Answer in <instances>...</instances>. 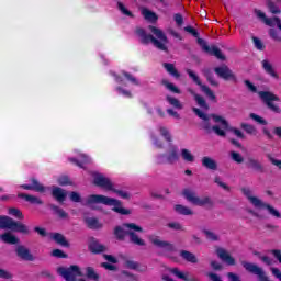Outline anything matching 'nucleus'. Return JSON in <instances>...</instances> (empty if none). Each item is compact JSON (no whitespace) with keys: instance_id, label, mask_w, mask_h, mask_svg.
Wrapping results in <instances>:
<instances>
[{"instance_id":"f257e3e1","label":"nucleus","mask_w":281,"mask_h":281,"mask_svg":"<svg viewBox=\"0 0 281 281\" xmlns=\"http://www.w3.org/2000/svg\"><path fill=\"white\" fill-rule=\"evenodd\" d=\"M149 31L151 34L146 33L145 29L136 27L135 34L139 38V43L142 45H149L151 43L154 47L159 49L160 52H168V36H166V33L157 26L149 25ZM156 36V37H155Z\"/></svg>"},{"instance_id":"f03ea898","label":"nucleus","mask_w":281,"mask_h":281,"mask_svg":"<svg viewBox=\"0 0 281 281\" xmlns=\"http://www.w3.org/2000/svg\"><path fill=\"white\" fill-rule=\"evenodd\" d=\"M144 234V228L135 223H123L122 226L114 227V236L116 240H126V236L130 238L132 245H137V247H146V241L137 235Z\"/></svg>"},{"instance_id":"7ed1b4c3","label":"nucleus","mask_w":281,"mask_h":281,"mask_svg":"<svg viewBox=\"0 0 281 281\" xmlns=\"http://www.w3.org/2000/svg\"><path fill=\"white\" fill-rule=\"evenodd\" d=\"M101 204V205H109L114 206L112 207L113 212H116V214H121L122 216H128L131 214V210L122 207V201L109 198L106 195L102 194H90L87 196L85 205L88 207H91V205Z\"/></svg>"},{"instance_id":"20e7f679","label":"nucleus","mask_w":281,"mask_h":281,"mask_svg":"<svg viewBox=\"0 0 281 281\" xmlns=\"http://www.w3.org/2000/svg\"><path fill=\"white\" fill-rule=\"evenodd\" d=\"M193 113H195L196 116L200 117V120H202L201 123V128L203 131H205V133L207 135H210V133H215V135H217L218 137H225V135H227V133H225L224 130H221V126L218 125H213L212 123H210V120H212V117L210 116V114L204 113L203 111H201V109L199 108H192Z\"/></svg>"},{"instance_id":"39448f33","label":"nucleus","mask_w":281,"mask_h":281,"mask_svg":"<svg viewBox=\"0 0 281 281\" xmlns=\"http://www.w3.org/2000/svg\"><path fill=\"white\" fill-rule=\"evenodd\" d=\"M0 229H10L24 236L30 235V227L27 225L16 222L8 215H0Z\"/></svg>"},{"instance_id":"423d86ee","label":"nucleus","mask_w":281,"mask_h":281,"mask_svg":"<svg viewBox=\"0 0 281 281\" xmlns=\"http://www.w3.org/2000/svg\"><path fill=\"white\" fill-rule=\"evenodd\" d=\"M182 196H184V199L188 200L189 203H192V205H196L198 207H207L209 210H212V207H214V200H212V198H200L196 195V192L188 188L182 190Z\"/></svg>"},{"instance_id":"0eeeda50","label":"nucleus","mask_w":281,"mask_h":281,"mask_svg":"<svg viewBox=\"0 0 281 281\" xmlns=\"http://www.w3.org/2000/svg\"><path fill=\"white\" fill-rule=\"evenodd\" d=\"M258 95L260 100L266 104L267 109L269 111H272V113H281V109L279 104H276L273 102H280V97H278L276 93L271 91H259Z\"/></svg>"},{"instance_id":"6e6552de","label":"nucleus","mask_w":281,"mask_h":281,"mask_svg":"<svg viewBox=\"0 0 281 281\" xmlns=\"http://www.w3.org/2000/svg\"><path fill=\"white\" fill-rule=\"evenodd\" d=\"M177 161H179V147L176 145H170L167 154H158L156 156V164H158V166L164 164L172 166V164H177Z\"/></svg>"},{"instance_id":"1a4fd4ad","label":"nucleus","mask_w":281,"mask_h":281,"mask_svg":"<svg viewBox=\"0 0 281 281\" xmlns=\"http://www.w3.org/2000/svg\"><path fill=\"white\" fill-rule=\"evenodd\" d=\"M57 272L66 281H76V278H82L85 276L78 265H71L69 268L59 267Z\"/></svg>"},{"instance_id":"9d476101","label":"nucleus","mask_w":281,"mask_h":281,"mask_svg":"<svg viewBox=\"0 0 281 281\" xmlns=\"http://www.w3.org/2000/svg\"><path fill=\"white\" fill-rule=\"evenodd\" d=\"M240 265L248 273L257 276L259 281H271L269 276H267V272H265V270L260 268L258 265L245 260L240 261Z\"/></svg>"},{"instance_id":"9b49d317","label":"nucleus","mask_w":281,"mask_h":281,"mask_svg":"<svg viewBox=\"0 0 281 281\" xmlns=\"http://www.w3.org/2000/svg\"><path fill=\"white\" fill-rule=\"evenodd\" d=\"M186 72L188 74L189 78L193 80L198 87H200L201 91L211 100V102H216V94H214V91L210 89L207 86L203 85L201 82V79L192 71V69H187Z\"/></svg>"},{"instance_id":"f8f14e48","label":"nucleus","mask_w":281,"mask_h":281,"mask_svg":"<svg viewBox=\"0 0 281 281\" xmlns=\"http://www.w3.org/2000/svg\"><path fill=\"white\" fill-rule=\"evenodd\" d=\"M214 72L216 74V76H218V78H222V80L238 82V77H236V74H234V71H232V69H229L227 65L215 67Z\"/></svg>"},{"instance_id":"ddd939ff","label":"nucleus","mask_w":281,"mask_h":281,"mask_svg":"<svg viewBox=\"0 0 281 281\" xmlns=\"http://www.w3.org/2000/svg\"><path fill=\"white\" fill-rule=\"evenodd\" d=\"M198 43L201 45L203 52L209 54V56H215L217 60H225V55L217 46H210L203 38H198Z\"/></svg>"},{"instance_id":"4468645a","label":"nucleus","mask_w":281,"mask_h":281,"mask_svg":"<svg viewBox=\"0 0 281 281\" xmlns=\"http://www.w3.org/2000/svg\"><path fill=\"white\" fill-rule=\"evenodd\" d=\"M149 243L154 244L155 247H159L160 249H164L167 254H173V251H177V248L175 247V244L166 240L159 239V237L155 235H150L148 237Z\"/></svg>"},{"instance_id":"2eb2a0df","label":"nucleus","mask_w":281,"mask_h":281,"mask_svg":"<svg viewBox=\"0 0 281 281\" xmlns=\"http://www.w3.org/2000/svg\"><path fill=\"white\" fill-rule=\"evenodd\" d=\"M93 184L97 186V188H102V190H106L108 192H111L113 190V182L111 179L104 177L102 173H95L93 178Z\"/></svg>"},{"instance_id":"dca6fc26","label":"nucleus","mask_w":281,"mask_h":281,"mask_svg":"<svg viewBox=\"0 0 281 281\" xmlns=\"http://www.w3.org/2000/svg\"><path fill=\"white\" fill-rule=\"evenodd\" d=\"M31 183L32 184H21L20 188H22V190H33V192H40V194H44L47 190L36 178H31Z\"/></svg>"},{"instance_id":"f3484780","label":"nucleus","mask_w":281,"mask_h":281,"mask_svg":"<svg viewBox=\"0 0 281 281\" xmlns=\"http://www.w3.org/2000/svg\"><path fill=\"white\" fill-rule=\"evenodd\" d=\"M216 254L222 262L228 265V267H235L236 259L232 257V255L225 250L224 248H217Z\"/></svg>"},{"instance_id":"a211bd4d","label":"nucleus","mask_w":281,"mask_h":281,"mask_svg":"<svg viewBox=\"0 0 281 281\" xmlns=\"http://www.w3.org/2000/svg\"><path fill=\"white\" fill-rule=\"evenodd\" d=\"M15 254L18 258H21V260H26L27 262H34V255H32V252H30V249H27L23 245H19L15 248Z\"/></svg>"},{"instance_id":"6ab92c4d","label":"nucleus","mask_w":281,"mask_h":281,"mask_svg":"<svg viewBox=\"0 0 281 281\" xmlns=\"http://www.w3.org/2000/svg\"><path fill=\"white\" fill-rule=\"evenodd\" d=\"M246 166L255 172H260L261 175L265 172V166L262 165V162L254 157L247 158Z\"/></svg>"},{"instance_id":"aec40b11","label":"nucleus","mask_w":281,"mask_h":281,"mask_svg":"<svg viewBox=\"0 0 281 281\" xmlns=\"http://www.w3.org/2000/svg\"><path fill=\"white\" fill-rule=\"evenodd\" d=\"M88 249H89V251H91V254H102V252L106 251V246L100 244V241H98V239H95V237H92V238H90Z\"/></svg>"},{"instance_id":"412c9836","label":"nucleus","mask_w":281,"mask_h":281,"mask_svg":"<svg viewBox=\"0 0 281 281\" xmlns=\"http://www.w3.org/2000/svg\"><path fill=\"white\" fill-rule=\"evenodd\" d=\"M201 164L203 168L211 170L212 172H216V170H218V162L210 156L202 157Z\"/></svg>"},{"instance_id":"4be33fe9","label":"nucleus","mask_w":281,"mask_h":281,"mask_svg":"<svg viewBox=\"0 0 281 281\" xmlns=\"http://www.w3.org/2000/svg\"><path fill=\"white\" fill-rule=\"evenodd\" d=\"M241 193L244 194V196H246V199H248L249 203H251L254 207H258L259 205H262V200L251 195V189L244 187L241 188Z\"/></svg>"},{"instance_id":"5701e85b","label":"nucleus","mask_w":281,"mask_h":281,"mask_svg":"<svg viewBox=\"0 0 281 281\" xmlns=\"http://www.w3.org/2000/svg\"><path fill=\"white\" fill-rule=\"evenodd\" d=\"M52 196L57 200L58 203H65V201H67V193L65 192V189L60 187H53Z\"/></svg>"},{"instance_id":"b1692460","label":"nucleus","mask_w":281,"mask_h":281,"mask_svg":"<svg viewBox=\"0 0 281 281\" xmlns=\"http://www.w3.org/2000/svg\"><path fill=\"white\" fill-rule=\"evenodd\" d=\"M261 66H262L263 71H266V74H268V76H270L271 78H274V80H280V75H278V72H276L273 65H271L269 60L263 59L261 61Z\"/></svg>"},{"instance_id":"393cba45","label":"nucleus","mask_w":281,"mask_h":281,"mask_svg":"<svg viewBox=\"0 0 281 281\" xmlns=\"http://www.w3.org/2000/svg\"><path fill=\"white\" fill-rule=\"evenodd\" d=\"M126 269H132V271H138V273H146L148 271V266H142L137 261L125 260Z\"/></svg>"},{"instance_id":"a878e982","label":"nucleus","mask_w":281,"mask_h":281,"mask_svg":"<svg viewBox=\"0 0 281 281\" xmlns=\"http://www.w3.org/2000/svg\"><path fill=\"white\" fill-rule=\"evenodd\" d=\"M0 240H2V243H5V245H19L20 243L19 237L10 232L0 235Z\"/></svg>"},{"instance_id":"bb28decb","label":"nucleus","mask_w":281,"mask_h":281,"mask_svg":"<svg viewBox=\"0 0 281 281\" xmlns=\"http://www.w3.org/2000/svg\"><path fill=\"white\" fill-rule=\"evenodd\" d=\"M18 199H24V201H26V203H31V205H43V200L27 193H19Z\"/></svg>"},{"instance_id":"cd10ccee","label":"nucleus","mask_w":281,"mask_h":281,"mask_svg":"<svg viewBox=\"0 0 281 281\" xmlns=\"http://www.w3.org/2000/svg\"><path fill=\"white\" fill-rule=\"evenodd\" d=\"M171 273L173 274V276H176V278H179L180 280H183V281H201V280H199V278H196V277H189L190 276V273H188V272H181L180 270H179V268H172L171 269Z\"/></svg>"},{"instance_id":"c85d7f7f","label":"nucleus","mask_w":281,"mask_h":281,"mask_svg":"<svg viewBox=\"0 0 281 281\" xmlns=\"http://www.w3.org/2000/svg\"><path fill=\"white\" fill-rule=\"evenodd\" d=\"M164 69H166V71L172 76L173 78H176L177 80H179V78H181V72L179 70H177V68L175 67V64H170V63H164L162 64Z\"/></svg>"},{"instance_id":"c756f323","label":"nucleus","mask_w":281,"mask_h":281,"mask_svg":"<svg viewBox=\"0 0 281 281\" xmlns=\"http://www.w3.org/2000/svg\"><path fill=\"white\" fill-rule=\"evenodd\" d=\"M190 93H192L198 106L200 109H203L204 111H210V104H207V101H205V98H203L200 94L194 93V91L190 90Z\"/></svg>"},{"instance_id":"7c9ffc66","label":"nucleus","mask_w":281,"mask_h":281,"mask_svg":"<svg viewBox=\"0 0 281 281\" xmlns=\"http://www.w3.org/2000/svg\"><path fill=\"white\" fill-rule=\"evenodd\" d=\"M50 238L57 243V245H61V247H70L69 241L65 238V235L60 233L50 234Z\"/></svg>"},{"instance_id":"2f4dec72","label":"nucleus","mask_w":281,"mask_h":281,"mask_svg":"<svg viewBox=\"0 0 281 281\" xmlns=\"http://www.w3.org/2000/svg\"><path fill=\"white\" fill-rule=\"evenodd\" d=\"M257 207L267 210L268 213H269L271 216H274V218H281V213H280V211L276 210V207H273L271 204H268V203H265V202L261 201V205H259V206H257Z\"/></svg>"},{"instance_id":"473e14b6","label":"nucleus","mask_w":281,"mask_h":281,"mask_svg":"<svg viewBox=\"0 0 281 281\" xmlns=\"http://www.w3.org/2000/svg\"><path fill=\"white\" fill-rule=\"evenodd\" d=\"M180 256L183 260H186L187 262H191L192 265H196V262H199L196 255L188 250H181Z\"/></svg>"},{"instance_id":"72a5a7b5","label":"nucleus","mask_w":281,"mask_h":281,"mask_svg":"<svg viewBox=\"0 0 281 281\" xmlns=\"http://www.w3.org/2000/svg\"><path fill=\"white\" fill-rule=\"evenodd\" d=\"M48 207L49 210H52V212H54V214H56L60 218H69V214L65 212V210L60 209V206L56 204H48Z\"/></svg>"},{"instance_id":"f704fd0d","label":"nucleus","mask_w":281,"mask_h":281,"mask_svg":"<svg viewBox=\"0 0 281 281\" xmlns=\"http://www.w3.org/2000/svg\"><path fill=\"white\" fill-rule=\"evenodd\" d=\"M140 12H142V15L144 16V19L146 21H150L151 23H155V21H157V19H159L157 16V13H155L146 8H143Z\"/></svg>"},{"instance_id":"c9c22d12","label":"nucleus","mask_w":281,"mask_h":281,"mask_svg":"<svg viewBox=\"0 0 281 281\" xmlns=\"http://www.w3.org/2000/svg\"><path fill=\"white\" fill-rule=\"evenodd\" d=\"M203 76L206 78L207 82L212 87H218V81L214 79V74L212 72V69L207 68L203 70Z\"/></svg>"},{"instance_id":"e433bc0d","label":"nucleus","mask_w":281,"mask_h":281,"mask_svg":"<svg viewBox=\"0 0 281 281\" xmlns=\"http://www.w3.org/2000/svg\"><path fill=\"white\" fill-rule=\"evenodd\" d=\"M86 278L88 280L100 281V274H98V272H95V268H93V267L86 268Z\"/></svg>"},{"instance_id":"4c0bfd02","label":"nucleus","mask_w":281,"mask_h":281,"mask_svg":"<svg viewBox=\"0 0 281 281\" xmlns=\"http://www.w3.org/2000/svg\"><path fill=\"white\" fill-rule=\"evenodd\" d=\"M68 161H70V164H75V166H78V168H85V165L89 164V157L87 155H81V160L68 158Z\"/></svg>"},{"instance_id":"58836bf2","label":"nucleus","mask_w":281,"mask_h":281,"mask_svg":"<svg viewBox=\"0 0 281 281\" xmlns=\"http://www.w3.org/2000/svg\"><path fill=\"white\" fill-rule=\"evenodd\" d=\"M86 225L89 227V229H100V227H102L98 217H87Z\"/></svg>"},{"instance_id":"ea45409f","label":"nucleus","mask_w":281,"mask_h":281,"mask_svg":"<svg viewBox=\"0 0 281 281\" xmlns=\"http://www.w3.org/2000/svg\"><path fill=\"white\" fill-rule=\"evenodd\" d=\"M175 211L178 213V214H181L182 216H192L193 212L190 210V207L188 206H183L181 204H177L175 206Z\"/></svg>"},{"instance_id":"a19ab883","label":"nucleus","mask_w":281,"mask_h":281,"mask_svg":"<svg viewBox=\"0 0 281 281\" xmlns=\"http://www.w3.org/2000/svg\"><path fill=\"white\" fill-rule=\"evenodd\" d=\"M209 115L213 120V122H215V124H222V126H224V128H227L229 126V123L223 116H221L218 114H214V113L209 114Z\"/></svg>"},{"instance_id":"79ce46f5","label":"nucleus","mask_w":281,"mask_h":281,"mask_svg":"<svg viewBox=\"0 0 281 281\" xmlns=\"http://www.w3.org/2000/svg\"><path fill=\"white\" fill-rule=\"evenodd\" d=\"M240 128L245 131L248 135H258V130L256 126L249 124V123H240Z\"/></svg>"},{"instance_id":"37998d69","label":"nucleus","mask_w":281,"mask_h":281,"mask_svg":"<svg viewBox=\"0 0 281 281\" xmlns=\"http://www.w3.org/2000/svg\"><path fill=\"white\" fill-rule=\"evenodd\" d=\"M167 102L171 104V106H175V109H183V105L181 104V101L175 97L167 95L166 98Z\"/></svg>"},{"instance_id":"c03bdc74","label":"nucleus","mask_w":281,"mask_h":281,"mask_svg":"<svg viewBox=\"0 0 281 281\" xmlns=\"http://www.w3.org/2000/svg\"><path fill=\"white\" fill-rule=\"evenodd\" d=\"M181 157L184 161L192 164L194 161V155L190 153L188 149H181Z\"/></svg>"},{"instance_id":"a18cd8bd","label":"nucleus","mask_w":281,"mask_h":281,"mask_svg":"<svg viewBox=\"0 0 281 281\" xmlns=\"http://www.w3.org/2000/svg\"><path fill=\"white\" fill-rule=\"evenodd\" d=\"M267 7L270 10L271 14H280V7L276 4L272 0L267 1Z\"/></svg>"},{"instance_id":"49530a36","label":"nucleus","mask_w":281,"mask_h":281,"mask_svg":"<svg viewBox=\"0 0 281 281\" xmlns=\"http://www.w3.org/2000/svg\"><path fill=\"white\" fill-rule=\"evenodd\" d=\"M250 120H254L257 122V124H261V126H267L268 122L265 120L262 116L256 114V113H250L249 114Z\"/></svg>"},{"instance_id":"de8ad7c7","label":"nucleus","mask_w":281,"mask_h":281,"mask_svg":"<svg viewBox=\"0 0 281 281\" xmlns=\"http://www.w3.org/2000/svg\"><path fill=\"white\" fill-rule=\"evenodd\" d=\"M122 75L124 76V78H126V80H128V82H132V85L139 87V81L131 72H126L123 70Z\"/></svg>"},{"instance_id":"09e8293b","label":"nucleus","mask_w":281,"mask_h":281,"mask_svg":"<svg viewBox=\"0 0 281 281\" xmlns=\"http://www.w3.org/2000/svg\"><path fill=\"white\" fill-rule=\"evenodd\" d=\"M117 8H119L120 12H122V14H124L125 16H130L131 19H134L135 15L133 14V12H131V11H128V9H126L124 3L117 2Z\"/></svg>"},{"instance_id":"8fccbe9b","label":"nucleus","mask_w":281,"mask_h":281,"mask_svg":"<svg viewBox=\"0 0 281 281\" xmlns=\"http://www.w3.org/2000/svg\"><path fill=\"white\" fill-rule=\"evenodd\" d=\"M159 131H160L161 137H164L166 142H168L169 144L172 143V135H170V131H168V128L160 127Z\"/></svg>"},{"instance_id":"3c124183","label":"nucleus","mask_w":281,"mask_h":281,"mask_svg":"<svg viewBox=\"0 0 281 281\" xmlns=\"http://www.w3.org/2000/svg\"><path fill=\"white\" fill-rule=\"evenodd\" d=\"M252 43H254L256 49H258L259 52H265L266 46H265V43H262V40L254 36L252 37Z\"/></svg>"},{"instance_id":"603ef678","label":"nucleus","mask_w":281,"mask_h":281,"mask_svg":"<svg viewBox=\"0 0 281 281\" xmlns=\"http://www.w3.org/2000/svg\"><path fill=\"white\" fill-rule=\"evenodd\" d=\"M9 214L11 216H15V218H19L20 221H23V218H24L23 212H21V210L16 209V207L9 209Z\"/></svg>"},{"instance_id":"864d4df0","label":"nucleus","mask_w":281,"mask_h":281,"mask_svg":"<svg viewBox=\"0 0 281 281\" xmlns=\"http://www.w3.org/2000/svg\"><path fill=\"white\" fill-rule=\"evenodd\" d=\"M167 227H169V229H173L175 232H183L184 231L183 226L179 222L168 223Z\"/></svg>"},{"instance_id":"5fc2aeb1","label":"nucleus","mask_w":281,"mask_h":281,"mask_svg":"<svg viewBox=\"0 0 281 281\" xmlns=\"http://www.w3.org/2000/svg\"><path fill=\"white\" fill-rule=\"evenodd\" d=\"M203 234H205L207 240H212L213 243H216L218 240V235H216L214 232H211L209 229H203Z\"/></svg>"},{"instance_id":"6e6d98bb","label":"nucleus","mask_w":281,"mask_h":281,"mask_svg":"<svg viewBox=\"0 0 281 281\" xmlns=\"http://www.w3.org/2000/svg\"><path fill=\"white\" fill-rule=\"evenodd\" d=\"M162 85H165V87L172 93H181V90L177 86H175V83L164 81Z\"/></svg>"},{"instance_id":"4d7b16f0","label":"nucleus","mask_w":281,"mask_h":281,"mask_svg":"<svg viewBox=\"0 0 281 281\" xmlns=\"http://www.w3.org/2000/svg\"><path fill=\"white\" fill-rule=\"evenodd\" d=\"M231 159L236 164H243V161H245V158L237 151H231Z\"/></svg>"},{"instance_id":"13d9d810","label":"nucleus","mask_w":281,"mask_h":281,"mask_svg":"<svg viewBox=\"0 0 281 281\" xmlns=\"http://www.w3.org/2000/svg\"><path fill=\"white\" fill-rule=\"evenodd\" d=\"M50 256L54 258H69V255L65 254L61 249H54Z\"/></svg>"},{"instance_id":"bf43d9fd","label":"nucleus","mask_w":281,"mask_h":281,"mask_svg":"<svg viewBox=\"0 0 281 281\" xmlns=\"http://www.w3.org/2000/svg\"><path fill=\"white\" fill-rule=\"evenodd\" d=\"M111 192H114V194H117V196H121V199H131V194H128L126 191L112 188Z\"/></svg>"},{"instance_id":"052dcab7","label":"nucleus","mask_w":281,"mask_h":281,"mask_svg":"<svg viewBox=\"0 0 281 281\" xmlns=\"http://www.w3.org/2000/svg\"><path fill=\"white\" fill-rule=\"evenodd\" d=\"M57 183L59 186H71V180L69 179V176H61L57 179Z\"/></svg>"},{"instance_id":"680f3d73","label":"nucleus","mask_w":281,"mask_h":281,"mask_svg":"<svg viewBox=\"0 0 281 281\" xmlns=\"http://www.w3.org/2000/svg\"><path fill=\"white\" fill-rule=\"evenodd\" d=\"M184 32H188L189 34H191V36H193L194 38H198V40L201 38L199 37L200 36L199 31H196V29L192 27L191 25L186 26Z\"/></svg>"},{"instance_id":"e2e57ef3","label":"nucleus","mask_w":281,"mask_h":281,"mask_svg":"<svg viewBox=\"0 0 281 281\" xmlns=\"http://www.w3.org/2000/svg\"><path fill=\"white\" fill-rule=\"evenodd\" d=\"M69 198H70V201H72V203H80L82 201L80 193L76 191H71L69 194Z\"/></svg>"},{"instance_id":"0e129e2a","label":"nucleus","mask_w":281,"mask_h":281,"mask_svg":"<svg viewBox=\"0 0 281 281\" xmlns=\"http://www.w3.org/2000/svg\"><path fill=\"white\" fill-rule=\"evenodd\" d=\"M214 183H217L220 188H223V190H226V192H229V186H227L225 182L221 181V177L216 176L214 178Z\"/></svg>"},{"instance_id":"69168bd1","label":"nucleus","mask_w":281,"mask_h":281,"mask_svg":"<svg viewBox=\"0 0 281 281\" xmlns=\"http://www.w3.org/2000/svg\"><path fill=\"white\" fill-rule=\"evenodd\" d=\"M267 159L272 164V166H277V168L281 169V160L276 159L271 154H267Z\"/></svg>"},{"instance_id":"338daca9","label":"nucleus","mask_w":281,"mask_h":281,"mask_svg":"<svg viewBox=\"0 0 281 281\" xmlns=\"http://www.w3.org/2000/svg\"><path fill=\"white\" fill-rule=\"evenodd\" d=\"M229 131H231V133H234V135H236V137H238V139H245V134L243 133V131H240L236 127H231Z\"/></svg>"},{"instance_id":"774afa93","label":"nucleus","mask_w":281,"mask_h":281,"mask_svg":"<svg viewBox=\"0 0 281 281\" xmlns=\"http://www.w3.org/2000/svg\"><path fill=\"white\" fill-rule=\"evenodd\" d=\"M270 271H271L272 276H274V278H277V280L281 281V271L278 268L272 267V268H270Z\"/></svg>"}]
</instances>
